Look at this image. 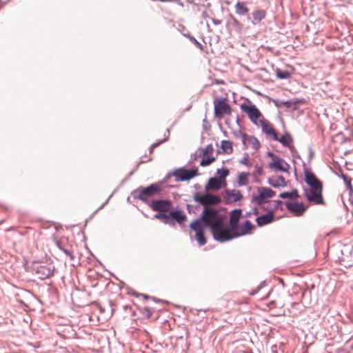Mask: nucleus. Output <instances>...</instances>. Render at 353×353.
Listing matches in <instances>:
<instances>
[{
    "label": "nucleus",
    "instance_id": "nucleus-3",
    "mask_svg": "<svg viewBox=\"0 0 353 353\" xmlns=\"http://www.w3.org/2000/svg\"><path fill=\"white\" fill-rule=\"evenodd\" d=\"M211 230L214 238L220 242L228 241L237 237L236 230H233L231 228L230 229L224 228L223 223H220Z\"/></svg>",
    "mask_w": 353,
    "mask_h": 353
},
{
    "label": "nucleus",
    "instance_id": "nucleus-22",
    "mask_svg": "<svg viewBox=\"0 0 353 353\" xmlns=\"http://www.w3.org/2000/svg\"><path fill=\"white\" fill-rule=\"evenodd\" d=\"M225 194L232 201L236 202L243 199L241 192L239 190H227Z\"/></svg>",
    "mask_w": 353,
    "mask_h": 353
},
{
    "label": "nucleus",
    "instance_id": "nucleus-4",
    "mask_svg": "<svg viewBox=\"0 0 353 353\" xmlns=\"http://www.w3.org/2000/svg\"><path fill=\"white\" fill-rule=\"evenodd\" d=\"M193 199L202 205L205 208H210V205H217L221 202V199L219 196L212 194L210 193L201 194L200 192H195L193 195Z\"/></svg>",
    "mask_w": 353,
    "mask_h": 353
},
{
    "label": "nucleus",
    "instance_id": "nucleus-12",
    "mask_svg": "<svg viewBox=\"0 0 353 353\" xmlns=\"http://www.w3.org/2000/svg\"><path fill=\"white\" fill-rule=\"evenodd\" d=\"M323 190H308L305 192V197L307 201L316 205H325L323 197Z\"/></svg>",
    "mask_w": 353,
    "mask_h": 353
},
{
    "label": "nucleus",
    "instance_id": "nucleus-19",
    "mask_svg": "<svg viewBox=\"0 0 353 353\" xmlns=\"http://www.w3.org/2000/svg\"><path fill=\"white\" fill-rule=\"evenodd\" d=\"M274 216V213L272 211H270L265 214H263L258 216L256 219V222L258 226L262 227L273 222Z\"/></svg>",
    "mask_w": 353,
    "mask_h": 353
},
{
    "label": "nucleus",
    "instance_id": "nucleus-36",
    "mask_svg": "<svg viewBox=\"0 0 353 353\" xmlns=\"http://www.w3.org/2000/svg\"><path fill=\"white\" fill-rule=\"evenodd\" d=\"M239 163L248 167L251 166L252 163L249 160V154L248 153H245L244 157L239 160Z\"/></svg>",
    "mask_w": 353,
    "mask_h": 353
},
{
    "label": "nucleus",
    "instance_id": "nucleus-38",
    "mask_svg": "<svg viewBox=\"0 0 353 353\" xmlns=\"http://www.w3.org/2000/svg\"><path fill=\"white\" fill-rule=\"evenodd\" d=\"M233 134L236 138H240L242 141L243 140V136L247 135V134L242 132L241 130L234 132Z\"/></svg>",
    "mask_w": 353,
    "mask_h": 353
},
{
    "label": "nucleus",
    "instance_id": "nucleus-1",
    "mask_svg": "<svg viewBox=\"0 0 353 353\" xmlns=\"http://www.w3.org/2000/svg\"><path fill=\"white\" fill-rule=\"evenodd\" d=\"M134 296H136L138 299L137 302H134V305H137V311H134V315L137 316V319H149L152 314V311L148 296H143V299H141L135 292H134Z\"/></svg>",
    "mask_w": 353,
    "mask_h": 353
},
{
    "label": "nucleus",
    "instance_id": "nucleus-2",
    "mask_svg": "<svg viewBox=\"0 0 353 353\" xmlns=\"http://www.w3.org/2000/svg\"><path fill=\"white\" fill-rule=\"evenodd\" d=\"M200 219L211 230L223 223V217L219 214L218 210L213 208H203Z\"/></svg>",
    "mask_w": 353,
    "mask_h": 353
},
{
    "label": "nucleus",
    "instance_id": "nucleus-15",
    "mask_svg": "<svg viewBox=\"0 0 353 353\" xmlns=\"http://www.w3.org/2000/svg\"><path fill=\"white\" fill-rule=\"evenodd\" d=\"M151 208L154 211L165 212L171 208V202L167 200H154L151 203Z\"/></svg>",
    "mask_w": 353,
    "mask_h": 353
},
{
    "label": "nucleus",
    "instance_id": "nucleus-26",
    "mask_svg": "<svg viewBox=\"0 0 353 353\" xmlns=\"http://www.w3.org/2000/svg\"><path fill=\"white\" fill-rule=\"evenodd\" d=\"M268 183L274 188L285 187L286 185L285 178L282 176L269 179Z\"/></svg>",
    "mask_w": 353,
    "mask_h": 353
},
{
    "label": "nucleus",
    "instance_id": "nucleus-16",
    "mask_svg": "<svg viewBox=\"0 0 353 353\" xmlns=\"http://www.w3.org/2000/svg\"><path fill=\"white\" fill-rule=\"evenodd\" d=\"M242 142L245 148H251L255 151H257L261 147L259 141L254 136L248 134L243 136Z\"/></svg>",
    "mask_w": 353,
    "mask_h": 353
},
{
    "label": "nucleus",
    "instance_id": "nucleus-28",
    "mask_svg": "<svg viewBox=\"0 0 353 353\" xmlns=\"http://www.w3.org/2000/svg\"><path fill=\"white\" fill-rule=\"evenodd\" d=\"M170 216L179 224L183 223L187 219L186 215L181 210L172 211L170 212Z\"/></svg>",
    "mask_w": 353,
    "mask_h": 353
},
{
    "label": "nucleus",
    "instance_id": "nucleus-46",
    "mask_svg": "<svg viewBox=\"0 0 353 353\" xmlns=\"http://www.w3.org/2000/svg\"><path fill=\"white\" fill-rule=\"evenodd\" d=\"M239 353H252V352H245V351H239Z\"/></svg>",
    "mask_w": 353,
    "mask_h": 353
},
{
    "label": "nucleus",
    "instance_id": "nucleus-40",
    "mask_svg": "<svg viewBox=\"0 0 353 353\" xmlns=\"http://www.w3.org/2000/svg\"><path fill=\"white\" fill-rule=\"evenodd\" d=\"M192 40L198 48H199L201 50H203L202 44H201L196 39L192 38Z\"/></svg>",
    "mask_w": 353,
    "mask_h": 353
},
{
    "label": "nucleus",
    "instance_id": "nucleus-5",
    "mask_svg": "<svg viewBox=\"0 0 353 353\" xmlns=\"http://www.w3.org/2000/svg\"><path fill=\"white\" fill-rule=\"evenodd\" d=\"M214 115L221 119L225 116L230 115L232 109L228 101L225 98H218L214 101Z\"/></svg>",
    "mask_w": 353,
    "mask_h": 353
},
{
    "label": "nucleus",
    "instance_id": "nucleus-18",
    "mask_svg": "<svg viewBox=\"0 0 353 353\" xmlns=\"http://www.w3.org/2000/svg\"><path fill=\"white\" fill-rule=\"evenodd\" d=\"M242 215V210L240 209H235L231 211L230 214V225L233 230H238L239 221Z\"/></svg>",
    "mask_w": 353,
    "mask_h": 353
},
{
    "label": "nucleus",
    "instance_id": "nucleus-47",
    "mask_svg": "<svg viewBox=\"0 0 353 353\" xmlns=\"http://www.w3.org/2000/svg\"><path fill=\"white\" fill-rule=\"evenodd\" d=\"M127 201H128V202H130V196H128V197L127 198Z\"/></svg>",
    "mask_w": 353,
    "mask_h": 353
},
{
    "label": "nucleus",
    "instance_id": "nucleus-10",
    "mask_svg": "<svg viewBox=\"0 0 353 353\" xmlns=\"http://www.w3.org/2000/svg\"><path fill=\"white\" fill-rule=\"evenodd\" d=\"M198 174V169L186 170L180 168L173 172V176L176 177V181H188Z\"/></svg>",
    "mask_w": 353,
    "mask_h": 353
},
{
    "label": "nucleus",
    "instance_id": "nucleus-27",
    "mask_svg": "<svg viewBox=\"0 0 353 353\" xmlns=\"http://www.w3.org/2000/svg\"><path fill=\"white\" fill-rule=\"evenodd\" d=\"M235 11L237 14L244 16L248 13L249 8L245 2L238 1L235 5Z\"/></svg>",
    "mask_w": 353,
    "mask_h": 353
},
{
    "label": "nucleus",
    "instance_id": "nucleus-9",
    "mask_svg": "<svg viewBox=\"0 0 353 353\" xmlns=\"http://www.w3.org/2000/svg\"><path fill=\"white\" fill-rule=\"evenodd\" d=\"M276 192L270 188L259 187L257 194L253 196L254 201L261 205L268 201L269 199L274 197Z\"/></svg>",
    "mask_w": 353,
    "mask_h": 353
},
{
    "label": "nucleus",
    "instance_id": "nucleus-42",
    "mask_svg": "<svg viewBox=\"0 0 353 353\" xmlns=\"http://www.w3.org/2000/svg\"><path fill=\"white\" fill-rule=\"evenodd\" d=\"M283 104L285 107H287V108H290V107L291 106V104H292V103H291V102H290V101H284V102L283 103Z\"/></svg>",
    "mask_w": 353,
    "mask_h": 353
},
{
    "label": "nucleus",
    "instance_id": "nucleus-8",
    "mask_svg": "<svg viewBox=\"0 0 353 353\" xmlns=\"http://www.w3.org/2000/svg\"><path fill=\"white\" fill-rule=\"evenodd\" d=\"M214 149L212 144H208L201 149V157L202 159L200 165L203 167L208 166L214 163L216 157L214 156Z\"/></svg>",
    "mask_w": 353,
    "mask_h": 353
},
{
    "label": "nucleus",
    "instance_id": "nucleus-11",
    "mask_svg": "<svg viewBox=\"0 0 353 353\" xmlns=\"http://www.w3.org/2000/svg\"><path fill=\"white\" fill-rule=\"evenodd\" d=\"M285 205L288 210L295 216H303L308 208L303 203L299 202H285Z\"/></svg>",
    "mask_w": 353,
    "mask_h": 353
},
{
    "label": "nucleus",
    "instance_id": "nucleus-24",
    "mask_svg": "<svg viewBox=\"0 0 353 353\" xmlns=\"http://www.w3.org/2000/svg\"><path fill=\"white\" fill-rule=\"evenodd\" d=\"M37 274L41 279H44L53 274V270L50 267L43 265L38 268Z\"/></svg>",
    "mask_w": 353,
    "mask_h": 353
},
{
    "label": "nucleus",
    "instance_id": "nucleus-34",
    "mask_svg": "<svg viewBox=\"0 0 353 353\" xmlns=\"http://www.w3.org/2000/svg\"><path fill=\"white\" fill-rule=\"evenodd\" d=\"M276 77L281 79H288L291 76V74L289 72L285 71V70L283 71L279 68L276 69Z\"/></svg>",
    "mask_w": 353,
    "mask_h": 353
},
{
    "label": "nucleus",
    "instance_id": "nucleus-7",
    "mask_svg": "<svg viewBox=\"0 0 353 353\" xmlns=\"http://www.w3.org/2000/svg\"><path fill=\"white\" fill-rule=\"evenodd\" d=\"M268 155L271 157V161L269 163L270 169L276 172H287L288 170L290 165L283 159L271 152H268Z\"/></svg>",
    "mask_w": 353,
    "mask_h": 353
},
{
    "label": "nucleus",
    "instance_id": "nucleus-32",
    "mask_svg": "<svg viewBox=\"0 0 353 353\" xmlns=\"http://www.w3.org/2000/svg\"><path fill=\"white\" fill-rule=\"evenodd\" d=\"M280 142L284 146H290L292 142V140L289 134H285L281 136L280 138L277 137V139H274Z\"/></svg>",
    "mask_w": 353,
    "mask_h": 353
},
{
    "label": "nucleus",
    "instance_id": "nucleus-25",
    "mask_svg": "<svg viewBox=\"0 0 353 353\" xmlns=\"http://www.w3.org/2000/svg\"><path fill=\"white\" fill-rule=\"evenodd\" d=\"M221 149L223 153L231 154L234 151L233 143L230 141L223 140L221 141Z\"/></svg>",
    "mask_w": 353,
    "mask_h": 353
},
{
    "label": "nucleus",
    "instance_id": "nucleus-13",
    "mask_svg": "<svg viewBox=\"0 0 353 353\" xmlns=\"http://www.w3.org/2000/svg\"><path fill=\"white\" fill-rule=\"evenodd\" d=\"M305 182L310 186L309 190H323L322 182L312 172H305Z\"/></svg>",
    "mask_w": 353,
    "mask_h": 353
},
{
    "label": "nucleus",
    "instance_id": "nucleus-21",
    "mask_svg": "<svg viewBox=\"0 0 353 353\" xmlns=\"http://www.w3.org/2000/svg\"><path fill=\"white\" fill-rule=\"evenodd\" d=\"M161 189L156 185H151L150 186L143 188L141 192V196L146 198L150 196L160 192Z\"/></svg>",
    "mask_w": 353,
    "mask_h": 353
},
{
    "label": "nucleus",
    "instance_id": "nucleus-29",
    "mask_svg": "<svg viewBox=\"0 0 353 353\" xmlns=\"http://www.w3.org/2000/svg\"><path fill=\"white\" fill-rule=\"evenodd\" d=\"M250 173L248 172H241L238 174L237 183L239 186L246 185L249 183Z\"/></svg>",
    "mask_w": 353,
    "mask_h": 353
},
{
    "label": "nucleus",
    "instance_id": "nucleus-33",
    "mask_svg": "<svg viewBox=\"0 0 353 353\" xmlns=\"http://www.w3.org/2000/svg\"><path fill=\"white\" fill-rule=\"evenodd\" d=\"M195 238L200 246H203L207 243L206 239L204 236V231L196 234Z\"/></svg>",
    "mask_w": 353,
    "mask_h": 353
},
{
    "label": "nucleus",
    "instance_id": "nucleus-23",
    "mask_svg": "<svg viewBox=\"0 0 353 353\" xmlns=\"http://www.w3.org/2000/svg\"><path fill=\"white\" fill-rule=\"evenodd\" d=\"M253 20L252 21V24H256L261 22V20L265 19L266 16V12L264 10H256L252 13Z\"/></svg>",
    "mask_w": 353,
    "mask_h": 353
},
{
    "label": "nucleus",
    "instance_id": "nucleus-30",
    "mask_svg": "<svg viewBox=\"0 0 353 353\" xmlns=\"http://www.w3.org/2000/svg\"><path fill=\"white\" fill-rule=\"evenodd\" d=\"M202 222L203 221L200 219H196L190 223V228L192 230H194L196 232V234L200 233L204 231V228L202 225Z\"/></svg>",
    "mask_w": 353,
    "mask_h": 353
},
{
    "label": "nucleus",
    "instance_id": "nucleus-37",
    "mask_svg": "<svg viewBox=\"0 0 353 353\" xmlns=\"http://www.w3.org/2000/svg\"><path fill=\"white\" fill-rule=\"evenodd\" d=\"M347 189L351 192H352V185L351 183V179L347 176L343 177Z\"/></svg>",
    "mask_w": 353,
    "mask_h": 353
},
{
    "label": "nucleus",
    "instance_id": "nucleus-17",
    "mask_svg": "<svg viewBox=\"0 0 353 353\" xmlns=\"http://www.w3.org/2000/svg\"><path fill=\"white\" fill-rule=\"evenodd\" d=\"M226 185L225 180H221V179H219L218 177L210 178L208 182V183L205 186V189L206 191L208 190H219L222 187Z\"/></svg>",
    "mask_w": 353,
    "mask_h": 353
},
{
    "label": "nucleus",
    "instance_id": "nucleus-45",
    "mask_svg": "<svg viewBox=\"0 0 353 353\" xmlns=\"http://www.w3.org/2000/svg\"><path fill=\"white\" fill-rule=\"evenodd\" d=\"M111 196H112V195H111V196H110V197L106 200V201H105V203H103V204L99 207V210H100V209L103 208L105 206V205L108 203V202L109 201V200H110V197H111Z\"/></svg>",
    "mask_w": 353,
    "mask_h": 353
},
{
    "label": "nucleus",
    "instance_id": "nucleus-48",
    "mask_svg": "<svg viewBox=\"0 0 353 353\" xmlns=\"http://www.w3.org/2000/svg\"><path fill=\"white\" fill-rule=\"evenodd\" d=\"M159 145V143L152 144V148H154V147H155V146H157V145Z\"/></svg>",
    "mask_w": 353,
    "mask_h": 353
},
{
    "label": "nucleus",
    "instance_id": "nucleus-44",
    "mask_svg": "<svg viewBox=\"0 0 353 353\" xmlns=\"http://www.w3.org/2000/svg\"><path fill=\"white\" fill-rule=\"evenodd\" d=\"M10 0H5V1H3V0H0V7L1 6H3L5 4L7 3V2H8Z\"/></svg>",
    "mask_w": 353,
    "mask_h": 353
},
{
    "label": "nucleus",
    "instance_id": "nucleus-14",
    "mask_svg": "<svg viewBox=\"0 0 353 353\" xmlns=\"http://www.w3.org/2000/svg\"><path fill=\"white\" fill-rule=\"evenodd\" d=\"M259 125L261 128L263 132L268 137H271L272 139H277V134L270 124V123L264 118L259 120Z\"/></svg>",
    "mask_w": 353,
    "mask_h": 353
},
{
    "label": "nucleus",
    "instance_id": "nucleus-20",
    "mask_svg": "<svg viewBox=\"0 0 353 353\" xmlns=\"http://www.w3.org/2000/svg\"><path fill=\"white\" fill-rule=\"evenodd\" d=\"M254 226L252 224L250 221H246L242 225H239L238 230L236 231L237 237L250 233Z\"/></svg>",
    "mask_w": 353,
    "mask_h": 353
},
{
    "label": "nucleus",
    "instance_id": "nucleus-41",
    "mask_svg": "<svg viewBox=\"0 0 353 353\" xmlns=\"http://www.w3.org/2000/svg\"><path fill=\"white\" fill-rule=\"evenodd\" d=\"M256 172L259 175H262L263 173V168L261 166H258L256 165Z\"/></svg>",
    "mask_w": 353,
    "mask_h": 353
},
{
    "label": "nucleus",
    "instance_id": "nucleus-6",
    "mask_svg": "<svg viewBox=\"0 0 353 353\" xmlns=\"http://www.w3.org/2000/svg\"><path fill=\"white\" fill-rule=\"evenodd\" d=\"M240 107L241 110L248 115L250 120L255 125H259V120L263 118V116L256 105L251 104L250 102V104L243 103Z\"/></svg>",
    "mask_w": 353,
    "mask_h": 353
},
{
    "label": "nucleus",
    "instance_id": "nucleus-43",
    "mask_svg": "<svg viewBox=\"0 0 353 353\" xmlns=\"http://www.w3.org/2000/svg\"><path fill=\"white\" fill-rule=\"evenodd\" d=\"M157 218H168V216L164 214H159L155 216Z\"/></svg>",
    "mask_w": 353,
    "mask_h": 353
},
{
    "label": "nucleus",
    "instance_id": "nucleus-31",
    "mask_svg": "<svg viewBox=\"0 0 353 353\" xmlns=\"http://www.w3.org/2000/svg\"><path fill=\"white\" fill-rule=\"evenodd\" d=\"M279 196L281 199H296L299 196L298 190L296 189L293 190L292 192H285L280 194Z\"/></svg>",
    "mask_w": 353,
    "mask_h": 353
},
{
    "label": "nucleus",
    "instance_id": "nucleus-39",
    "mask_svg": "<svg viewBox=\"0 0 353 353\" xmlns=\"http://www.w3.org/2000/svg\"><path fill=\"white\" fill-rule=\"evenodd\" d=\"M233 23L234 26L240 28H243V24L241 23L239 21H237L235 18H233Z\"/></svg>",
    "mask_w": 353,
    "mask_h": 353
},
{
    "label": "nucleus",
    "instance_id": "nucleus-35",
    "mask_svg": "<svg viewBox=\"0 0 353 353\" xmlns=\"http://www.w3.org/2000/svg\"><path fill=\"white\" fill-rule=\"evenodd\" d=\"M216 173L219 174V179L225 180V178L229 175L230 171L228 168H219L217 169Z\"/></svg>",
    "mask_w": 353,
    "mask_h": 353
}]
</instances>
